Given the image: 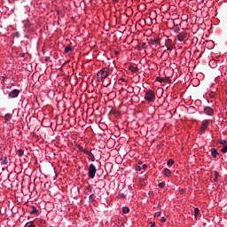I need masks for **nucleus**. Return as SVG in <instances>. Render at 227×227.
<instances>
[{"label":"nucleus","mask_w":227,"mask_h":227,"mask_svg":"<svg viewBox=\"0 0 227 227\" xmlns=\"http://www.w3.org/2000/svg\"><path fill=\"white\" fill-rule=\"evenodd\" d=\"M109 75V68L104 67L100 71L98 72L97 77L98 82H102L104 79H107V76Z\"/></svg>","instance_id":"nucleus-1"},{"label":"nucleus","mask_w":227,"mask_h":227,"mask_svg":"<svg viewBox=\"0 0 227 227\" xmlns=\"http://www.w3.org/2000/svg\"><path fill=\"white\" fill-rule=\"evenodd\" d=\"M146 102H153L155 100V92L153 90H147L145 95Z\"/></svg>","instance_id":"nucleus-2"},{"label":"nucleus","mask_w":227,"mask_h":227,"mask_svg":"<svg viewBox=\"0 0 227 227\" xmlns=\"http://www.w3.org/2000/svg\"><path fill=\"white\" fill-rule=\"evenodd\" d=\"M95 175H97V167H95V164L91 163L89 166L88 176L89 178H95Z\"/></svg>","instance_id":"nucleus-3"},{"label":"nucleus","mask_w":227,"mask_h":227,"mask_svg":"<svg viewBox=\"0 0 227 227\" xmlns=\"http://www.w3.org/2000/svg\"><path fill=\"white\" fill-rule=\"evenodd\" d=\"M208 125H210V121L208 120L204 121L200 126V132H205L208 129Z\"/></svg>","instance_id":"nucleus-4"},{"label":"nucleus","mask_w":227,"mask_h":227,"mask_svg":"<svg viewBox=\"0 0 227 227\" xmlns=\"http://www.w3.org/2000/svg\"><path fill=\"white\" fill-rule=\"evenodd\" d=\"M20 93V90L15 89L13 90H12L10 93H9V98H17V97H19V94Z\"/></svg>","instance_id":"nucleus-5"},{"label":"nucleus","mask_w":227,"mask_h":227,"mask_svg":"<svg viewBox=\"0 0 227 227\" xmlns=\"http://www.w3.org/2000/svg\"><path fill=\"white\" fill-rule=\"evenodd\" d=\"M205 114H207L208 116H212L214 114V109L210 106H207L204 108Z\"/></svg>","instance_id":"nucleus-6"},{"label":"nucleus","mask_w":227,"mask_h":227,"mask_svg":"<svg viewBox=\"0 0 227 227\" xmlns=\"http://www.w3.org/2000/svg\"><path fill=\"white\" fill-rule=\"evenodd\" d=\"M159 43H160V40L159 38L149 40V45H159Z\"/></svg>","instance_id":"nucleus-7"},{"label":"nucleus","mask_w":227,"mask_h":227,"mask_svg":"<svg viewBox=\"0 0 227 227\" xmlns=\"http://www.w3.org/2000/svg\"><path fill=\"white\" fill-rule=\"evenodd\" d=\"M211 155L214 159H217V155H219V153L217 152V149L212 148L211 149Z\"/></svg>","instance_id":"nucleus-8"},{"label":"nucleus","mask_w":227,"mask_h":227,"mask_svg":"<svg viewBox=\"0 0 227 227\" xmlns=\"http://www.w3.org/2000/svg\"><path fill=\"white\" fill-rule=\"evenodd\" d=\"M85 155H88L89 157H90V160L92 162H95V155L93 154V153H91L90 151H86Z\"/></svg>","instance_id":"nucleus-9"},{"label":"nucleus","mask_w":227,"mask_h":227,"mask_svg":"<svg viewBox=\"0 0 227 227\" xmlns=\"http://www.w3.org/2000/svg\"><path fill=\"white\" fill-rule=\"evenodd\" d=\"M156 81H158V82H168V81H169V78L168 77H157Z\"/></svg>","instance_id":"nucleus-10"},{"label":"nucleus","mask_w":227,"mask_h":227,"mask_svg":"<svg viewBox=\"0 0 227 227\" xmlns=\"http://www.w3.org/2000/svg\"><path fill=\"white\" fill-rule=\"evenodd\" d=\"M129 70L130 72H132L133 74H137V72H139V68L134 67V66H129Z\"/></svg>","instance_id":"nucleus-11"},{"label":"nucleus","mask_w":227,"mask_h":227,"mask_svg":"<svg viewBox=\"0 0 227 227\" xmlns=\"http://www.w3.org/2000/svg\"><path fill=\"white\" fill-rule=\"evenodd\" d=\"M0 161L2 165H6L8 164V158L6 156H4L0 159Z\"/></svg>","instance_id":"nucleus-12"},{"label":"nucleus","mask_w":227,"mask_h":227,"mask_svg":"<svg viewBox=\"0 0 227 227\" xmlns=\"http://www.w3.org/2000/svg\"><path fill=\"white\" fill-rule=\"evenodd\" d=\"M30 214L31 215H36V214H38V211L36 210V207L35 206H31Z\"/></svg>","instance_id":"nucleus-13"},{"label":"nucleus","mask_w":227,"mask_h":227,"mask_svg":"<svg viewBox=\"0 0 227 227\" xmlns=\"http://www.w3.org/2000/svg\"><path fill=\"white\" fill-rule=\"evenodd\" d=\"M175 22H178V20H174V31L178 32L180 31V27L178 24H175Z\"/></svg>","instance_id":"nucleus-14"},{"label":"nucleus","mask_w":227,"mask_h":227,"mask_svg":"<svg viewBox=\"0 0 227 227\" xmlns=\"http://www.w3.org/2000/svg\"><path fill=\"white\" fill-rule=\"evenodd\" d=\"M163 173L165 176H171V170H169V168H165Z\"/></svg>","instance_id":"nucleus-15"},{"label":"nucleus","mask_w":227,"mask_h":227,"mask_svg":"<svg viewBox=\"0 0 227 227\" xmlns=\"http://www.w3.org/2000/svg\"><path fill=\"white\" fill-rule=\"evenodd\" d=\"M24 227H36V224H35L33 222H27Z\"/></svg>","instance_id":"nucleus-16"},{"label":"nucleus","mask_w":227,"mask_h":227,"mask_svg":"<svg viewBox=\"0 0 227 227\" xmlns=\"http://www.w3.org/2000/svg\"><path fill=\"white\" fill-rule=\"evenodd\" d=\"M194 215H195V219H198V215H200V208L198 207L194 208Z\"/></svg>","instance_id":"nucleus-17"},{"label":"nucleus","mask_w":227,"mask_h":227,"mask_svg":"<svg viewBox=\"0 0 227 227\" xmlns=\"http://www.w3.org/2000/svg\"><path fill=\"white\" fill-rule=\"evenodd\" d=\"M122 212L123 214H129V212H130V208H129V207H122Z\"/></svg>","instance_id":"nucleus-18"},{"label":"nucleus","mask_w":227,"mask_h":227,"mask_svg":"<svg viewBox=\"0 0 227 227\" xmlns=\"http://www.w3.org/2000/svg\"><path fill=\"white\" fill-rule=\"evenodd\" d=\"M77 148H78L79 152H82L83 153H86V152L88 151V150L84 149V148H83L82 146H81V145H78Z\"/></svg>","instance_id":"nucleus-19"},{"label":"nucleus","mask_w":227,"mask_h":227,"mask_svg":"<svg viewBox=\"0 0 227 227\" xmlns=\"http://www.w3.org/2000/svg\"><path fill=\"white\" fill-rule=\"evenodd\" d=\"M11 118H12V114H6L5 116H4L5 121H10Z\"/></svg>","instance_id":"nucleus-20"},{"label":"nucleus","mask_w":227,"mask_h":227,"mask_svg":"<svg viewBox=\"0 0 227 227\" xmlns=\"http://www.w3.org/2000/svg\"><path fill=\"white\" fill-rule=\"evenodd\" d=\"M24 155V151L22 149L18 150V156L22 157Z\"/></svg>","instance_id":"nucleus-21"},{"label":"nucleus","mask_w":227,"mask_h":227,"mask_svg":"<svg viewBox=\"0 0 227 227\" xmlns=\"http://www.w3.org/2000/svg\"><path fill=\"white\" fill-rule=\"evenodd\" d=\"M167 164H168V166H173V164H175V160L170 159V160H168Z\"/></svg>","instance_id":"nucleus-22"},{"label":"nucleus","mask_w":227,"mask_h":227,"mask_svg":"<svg viewBox=\"0 0 227 227\" xmlns=\"http://www.w3.org/2000/svg\"><path fill=\"white\" fill-rule=\"evenodd\" d=\"M71 51H72V47L71 46H67L65 48V52H67V53L71 52Z\"/></svg>","instance_id":"nucleus-23"},{"label":"nucleus","mask_w":227,"mask_h":227,"mask_svg":"<svg viewBox=\"0 0 227 227\" xmlns=\"http://www.w3.org/2000/svg\"><path fill=\"white\" fill-rule=\"evenodd\" d=\"M215 182H217L219 176H219V172H217V171H215Z\"/></svg>","instance_id":"nucleus-24"},{"label":"nucleus","mask_w":227,"mask_h":227,"mask_svg":"<svg viewBox=\"0 0 227 227\" xmlns=\"http://www.w3.org/2000/svg\"><path fill=\"white\" fill-rule=\"evenodd\" d=\"M166 185V183L164 182H161L158 184V186L160 188V189H164V186Z\"/></svg>","instance_id":"nucleus-25"},{"label":"nucleus","mask_w":227,"mask_h":227,"mask_svg":"<svg viewBox=\"0 0 227 227\" xmlns=\"http://www.w3.org/2000/svg\"><path fill=\"white\" fill-rule=\"evenodd\" d=\"M89 199L90 201H95V194L90 195Z\"/></svg>","instance_id":"nucleus-26"},{"label":"nucleus","mask_w":227,"mask_h":227,"mask_svg":"<svg viewBox=\"0 0 227 227\" xmlns=\"http://www.w3.org/2000/svg\"><path fill=\"white\" fill-rule=\"evenodd\" d=\"M220 144H221V145H223V146H226V145H226V144H227V141L224 140V139H223V140H220Z\"/></svg>","instance_id":"nucleus-27"},{"label":"nucleus","mask_w":227,"mask_h":227,"mask_svg":"<svg viewBox=\"0 0 227 227\" xmlns=\"http://www.w3.org/2000/svg\"><path fill=\"white\" fill-rule=\"evenodd\" d=\"M227 152V145H224L223 148H222V153H226Z\"/></svg>","instance_id":"nucleus-28"},{"label":"nucleus","mask_w":227,"mask_h":227,"mask_svg":"<svg viewBox=\"0 0 227 227\" xmlns=\"http://www.w3.org/2000/svg\"><path fill=\"white\" fill-rule=\"evenodd\" d=\"M142 167L140 165L136 167V171H141Z\"/></svg>","instance_id":"nucleus-29"},{"label":"nucleus","mask_w":227,"mask_h":227,"mask_svg":"<svg viewBox=\"0 0 227 227\" xmlns=\"http://www.w3.org/2000/svg\"><path fill=\"white\" fill-rule=\"evenodd\" d=\"M160 216V211H158L154 214V217H159Z\"/></svg>","instance_id":"nucleus-30"},{"label":"nucleus","mask_w":227,"mask_h":227,"mask_svg":"<svg viewBox=\"0 0 227 227\" xmlns=\"http://www.w3.org/2000/svg\"><path fill=\"white\" fill-rule=\"evenodd\" d=\"M167 51H173V46H167Z\"/></svg>","instance_id":"nucleus-31"},{"label":"nucleus","mask_w":227,"mask_h":227,"mask_svg":"<svg viewBox=\"0 0 227 227\" xmlns=\"http://www.w3.org/2000/svg\"><path fill=\"white\" fill-rule=\"evenodd\" d=\"M149 196H150V198H153V196H154L153 192H149Z\"/></svg>","instance_id":"nucleus-32"},{"label":"nucleus","mask_w":227,"mask_h":227,"mask_svg":"<svg viewBox=\"0 0 227 227\" xmlns=\"http://www.w3.org/2000/svg\"><path fill=\"white\" fill-rule=\"evenodd\" d=\"M160 221H161V223H166V217L162 216Z\"/></svg>","instance_id":"nucleus-33"},{"label":"nucleus","mask_w":227,"mask_h":227,"mask_svg":"<svg viewBox=\"0 0 227 227\" xmlns=\"http://www.w3.org/2000/svg\"><path fill=\"white\" fill-rule=\"evenodd\" d=\"M146 168H148V166H147L146 164H144V165L142 166V169H146Z\"/></svg>","instance_id":"nucleus-34"},{"label":"nucleus","mask_w":227,"mask_h":227,"mask_svg":"<svg viewBox=\"0 0 227 227\" xmlns=\"http://www.w3.org/2000/svg\"><path fill=\"white\" fill-rule=\"evenodd\" d=\"M150 224H151V227H155V222H151Z\"/></svg>","instance_id":"nucleus-35"},{"label":"nucleus","mask_w":227,"mask_h":227,"mask_svg":"<svg viewBox=\"0 0 227 227\" xmlns=\"http://www.w3.org/2000/svg\"><path fill=\"white\" fill-rule=\"evenodd\" d=\"M178 40L182 42V40H184V37L182 35H179Z\"/></svg>","instance_id":"nucleus-36"},{"label":"nucleus","mask_w":227,"mask_h":227,"mask_svg":"<svg viewBox=\"0 0 227 227\" xmlns=\"http://www.w3.org/2000/svg\"><path fill=\"white\" fill-rule=\"evenodd\" d=\"M121 82H125V79L124 78H120L119 80Z\"/></svg>","instance_id":"nucleus-37"},{"label":"nucleus","mask_w":227,"mask_h":227,"mask_svg":"<svg viewBox=\"0 0 227 227\" xmlns=\"http://www.w3.org/2000/svg\"><path fill=\"white\" fill-rule=\"evenodd\" d=\"M139 166H141V164H143V161H138Z\"/></svg>","instance_id":"nucleus-38"},{"label":"nucleus","mask_w":227,"mask_h":227,"mask_svg":"<svg viewBox=\"0 0 227 227\" xmlns=\"http://www.w3.org/2000/svg\"><path fill=\"white\" fill-rule=\"evenodd\" d=\"M119 0H113L114 3H118Z\"/></svg>","instance_id":"nucleus-39"},{"label":"nucleus","mask_w":227,"mask_h":227,"mask_svg":"<svg viewBox=\"0 0 227 227\" xmlns=\"http://www.w3.org/2000/svg\"><path fill=\"white\" fill-rule=\"evenodd\" d=\"M115 54H116V55L120 54V51H115Z\"/></svg>","instance_id":"nucleus-40"},{"label":"nucleus","mask_w":227,"mask_h":227,"mask_svg":"<svg viewBox=\"0 0 227 227\" xmlns=\"http://www.w3.org/2000/svg\"><path fill=\"white\" fill-rule=\"evenodd\" d=\"M183 19H185V16H184V17H183Z\"/></svg>","instance_id":"nucleus-41"}]
</instances>
